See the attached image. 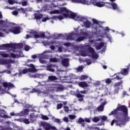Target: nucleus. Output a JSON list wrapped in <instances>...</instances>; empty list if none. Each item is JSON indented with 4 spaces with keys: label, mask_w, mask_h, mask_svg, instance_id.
<instances>
[{
    "label": "nucleus",
    "mask_w": 130,
    "mask_h": 130,
    "mask_svg": "<svg viewBox=\"0 0 130 130\" xmlns=\"http://www.w3.org/2000/svg\"><path fill=\"white\" fill-rule=\"evenodd\" d=\"M118 110L119 111H121L124 113L123 117H122V119L125 121L126 122L129 120V117H128V109L125 105H121L118 104L117 107Z\"/></svg>",
    "instance_id": "1"
},
{
    "label": "nucleus",
    "mask_w": 130,
    "mask_h": 130,
    "mask_svg": "<svg viewBox=\"0 0 130 130\" xmlns=\"http://www.w3.org/2000/svg\"><path fill=\"white\" fill-rule=\"evenodd\" d=\"M62 12H64L63 16H64V18H70V19L75 20V18H76V17H77V14H76V13L71 11L69 10H68V9H67L66 7L65 8H62V9L61 10V12L62 13Z\"/></svg>",
    "instance_id": "2"
},
{
    "label": "nucleus",
    "mask_w": 130,
    "mask_h": 130,
    "mask_svg": "<svg viewBox=\"0 0 130 130\" xmlns=\"http://www.w3.org/2000/svg\"><path fill=\"white\" fill-rule=\"evenodd\" d=\"M116 119H113L111 123V125H113L114 124V122H116L117 125H119V126H121V125H123L125 122H126L124 120H123L122 116H117L116 117Z\"/></svg>",
    "instance_id": "3"
},
{
    "label": "nucleus",
    "mask_w": 130,
    "mask_h": 130,
    "mask_svg": "<svg viewBox=\"0 0 130 130\" xmlns=\"http://www.w3.org/2000/svg\"><path fill=\"white\" fill-rule=\"evenodd\" d=\"M41 125L44 127L45 130H56V127L52 126L48 123L41 122Z\"/></svg>",
    "instance_id": "4"
},
{
    "label": "nucleus",
    "mask_w": 130,
    "mask_h": 130,
    "mask_svg": "<svg viewBox=\"0 0 130 130\" xmlns=\"http://www.w3.org/2000/svg\"><path fill=\"white\" fill-rule=\"evenodd\" d=\"M10 32H11L12 33H13V34H19V33H21V30L20 29V26H15L11 27L10 29H9Z\"/></svg>",
    "instance_id": "5"
},
{
    "label": "nucleus",
    "mask_w": 130,
    "mask_h": 130,
    "mask_svg": "<svg viewBox=\"0 0 130 130\" xmlns=\"http://www.w3.org/2000/svg\"><path fill=\"white\" fill-rule=\"evenodd\" d=\"M98 0H95L94 1V3L93 4V6H95L96 7H98L99 8H102L105 6L107 5L108 2H98Z\"/></svg>",
    "instance_id": "6"
},
{
    "label": "nucleus",
    "mask_w": 130,
    "mask_h": 130,
    "mask_svg": "<svg viewBox=\"0 0 130 130\" xmlns=\"http://www.w3.org/2000/svg\"><path fill=\"white\" fill-rule=\"evenodd\" d=\"M112 7V9L114 10H118V6L115 3L108 2L107 5H106V8L110 9V7Z\"/></svg>",
    "instance_id": "7"
},
{
    "label": "nucleus",
    "mask_w": 130,
    "mask_h": 130,
    "mask_svg": "<svg viewBox=\"0 0 130 130\" xmlns=\"http://www.w3.org/2000/svg\"><path fill=\"white\" fill-rule=\"evenodd\" d=\"M11 63H15V60L12 59L0 60L1 64H11Z\"/></svg>",
    "instance_id": "8"
},
{
    "label": "nucleus",
    "mask_w": 130,
    "mask_h": 130,
    "mask_svg": "<svg viewBox=\"0 0 130 130\" xmlns=\"http://www.w3.org/2000/svg\"><path fill=\"white\" fill-rule=\"evenodd\" d=\"M88 50L91 53V56L92 58H98V54H95V50L92 47H89L88 48Z\"/></svg>",
    "instance_id": "9"
},
{
    "label": "nucleus",
    "mask_w": 130,
    "mask_h": 130,
    "mask_svg": "<svg viewBox=\"0 0 130 130\" xmlns=\"http://www.w3.org/2000/svg\"><path fill=\"white\" fill-rule=\"evenodd\" d=\"M129 67L130 63L128 66H127L126 69H123L121 70L120 72L121 75H123V76H126V75H128V72H129Z\"/></svg>",
    "instance_id": "10"
},
{
    "label": "nucleus",
    "mask_w": 130,
    "mask_h": 130,
    "mask_svg": "<svg viewBox=\"0 0 130 130\" xmlns=\"http://www.w3.org/2000/svg\"><path fill=\"white\" fill-rule=\"evenodd\" d=\"M3 86L4 88H8V89H12V88L15 87V85L11 82H4Z\"/></svg>",
    "instance_id": "11"
},
{
    "label": "nucleus",
    "mask_w": 130,
    "mask_h": 130,
    "mask_svg": "<svg viewBox=\"0 0 130 130\" xmlns=\"http://www.w3.org/2000/svg\"><path fill=\"white\" fill-rule=\"evenodd\" d=\"M61 63L63 67H68L70 66V60L69 58H64L61 61Z\"/></svg>",
    "instance_id": "12"
},
{
    "label": "nucleus",
    "mask_w": 130,
    "mask_h": 130,
    "mask_svg": "<svg viewBox=\"0 0 130 130\" xmlns=\"http://www.w3.org/2000/svg\"><path fill=\"white\" fill-rule=\"evenodd\" d=\"M96 2V0H82V3L83 5H93Z\"/></svg>",
    "instance_id": "13"
},
{
    "label": "nucleus",
    "mask_w": 130,
    "mask_h": 130,
    "mask_svg": "<svg viewBox=\"0 0 130 130\" xmlns=\"http://www.w3.org/2000/svg\"><path fill=\"white\" fill-rule=\"evenodd\" d=\"M6 48H13V49H16L17 48V44L12 43V44H5Z\"/></svg>",
    "instance_id": "14"
},
{
    "label": "nucleus",
    "mask_w": 130,
    "mask_h": 130,
    "mask_svg": "<svg viewBox=\"0 0 130 130\" xmlns=\"http://www.w3.org/2000/svg\"><path fill=\"white\" fill-rule=\"evenodd\" d=\"M66 8V7H62V8H60L59 10H54L53 11L51 12V14H59L60 15H63V14H64V12H61V10H62V9Z\"/></svg>",
    "instance_id": "15"
},
{
    "label": "nucleus",
    "mask_w": 130,
    "mask_h": 130,
    "mask_svg": "<svg viewBox=\"0 0 130 130\" xmlns=\"http://www.w3.org/2000/svg\"><path fill=\"white\" fill-rule=\"evenodd\" d=\"M78 85L81 88H87L88 87V83L86 81L79 82Z\"/></svg>",
    "instance_id": "16"
},
{
    "label": "nucleus",
    "mask_w": 130,
    "mask_h": 130,
    "mask_svg": "<svg viewBox=\"0 0 130 130\" xmlns=\"http://www.w3.org/2000/svg\"><path fill=\"white\" fill-rule=\"evenodd\" d=\"M74 20H75V21H80L81 22H85V21L87 20V18H85L84 17H82L80 16L76 15Z\"/></svg>",
    "instance_id": "17"
},
{
    "label": "nucleus",
    "mask_w": 130,
    "mask_h": 130,
    "mask_svg": "<svg viewBox=\"0 0 130 130\" xmlns=\"http://www.w3.org/2000/svg\"><path fill=\"white\" fill-rule=\"evenodd\" d=\"M107 119V117L103 116L101 118V121L98 123V125H104V121Z\"/></svg>",
    "instance_id": "18"
},
{
    "label": "nucleus",
    "mask_w": 130,
    "mask_h": 130,
    "mask_svg": "<svg viewBox=\"0 0 130 130\" xmlns=\"http://www.w3.org/2000/svg\"><path fill=\"white\" fill-rule=\"evenodd\" d=\"M57 78L55 76H49L48 79V82H53L54 81H56Z\"/></svg>",
    "instance_id": "19"
},
{
    "label": "nucleus",
    "mask_w": 130,
    "mask_h": 130,
    "mask_svg": "<svg viewBox=\"0 0 130 130\" xmlns=\"http://www.w3.org/2000/svg\"><path fill=\"white\" fill-rule=\"evenodd\" d=\"M35 38L36 39L37 38H45V34L41 33L40 34H37L35 35Z\"/></svg>",
    "instance_id": "20"
},
{
    "label": "nucleus",
    "mask_w": 130,
    "mask_h": 130,
    "mask_svg": "<svg viewBox=\"0 0 130 130\" xmlns=\"http://www.w3.org/2000/svg\"><path fill=\"white\" fill-rule=\"evenodd\" d=\"M43 18V15L42 14L36 13L35 14V19L36 20H40Z\"/></svg>",
    "instance_id": "21"
},
{
    "label": "nucleus",
    "mask_w": 130,
    "mask_h": 130,
    "mask_svg": "<svg viewBox=\"0 0 130 130\" xmlns=\"http://www.w3.org/2000/svg\"><path fill=\"white\" fill-rule=\"evenodd\" d=\"M86 28H89L91 27V22L89 21V20H86L83 22Z\"/></svg>",
    "instance_id": "22"
},
{
    "label": "nucleus",
    "mask_w": 130,
    "mask_h": 130,
    "mask_svg": "<svg viewBox=\"0 0 130 130\" xmlns=\"http://www.w3.org/2000/svg\"><path fill=\"white\" fill-rule=\"evenodd\" d=\"M118 111H119L117 108L109 114V115H117V114H118Z\"/></svg>",
    "instance_id": "23"
},
{
    "label": "nucleus",
    "mask_w": 130,
    "mask_h": 130,
    "mask_svg": "<svg viewBox=\"0 0 130 130\" xmlns=\"http://www.w3.org/2000/svg\"><path fill=\"white\" fill-rule=\"evenodd\" d=\"M104 46V43L100 42L99 45L96 46L95 48L97 50H100Z\"/></svg>",
    "instance_id": "24"
},
{
    "label": "nucleus",
    "mask_w": 130,
    "mask_h": 130,
    "mask_svg": "<svg viewBox=\"0 0 130 130\" xmlns=\"http://www.w3.org/2000/svg\"><path fill=\"white\" fill-rule=\"evenodd\" d=\"M75 96H76L77 97V98H81L80 99H79V101H84L83 98H84V95L80 93V92L76 94L75 95Z\"/></svg>",
    "instance_id": "25"
},
{
    "label": "nucleus",
    "mask_w": 130,
    "mask_h": 130,
    "mask_svg": "<svg viewBox=\"0 0 130 130\" xmlns=\"http://www.w3.org/2000/svg\"><path fill=\"white\" fill-rule=\"evenodd\" d=\"M47 71H49V72H52V73L55 72V70H54V69L52 68V65L51 64L47 66Z\"/></svg>",
    "instance_id": "26"
},
{
    "label": "nucleus",
    "mask_w": 130,
    "mask_h": 130,
    "mask_svg": "<svg viewBox=\"0 0 130 130\" xmlns=\"http://www.w3.org/2000/svg\"><path fill=\"white\" fill-rule=\"evenodd\" d=\"M85 39H86V37H85V36L79 37L76 39V42H81V41H83V40H85Z\"/></svg>",
    "instance_id": "27"
},
{
    "label": "nucleus",
    "mask_w": 130,
    "mask_h": 130,
    "mask_svg": "<svg viewBox=\"0 0 130 130\" xmlns=\"http://www.w3.org/2000/svg\"><path fill=\"white\" fill-rule=\"evenodd\" d=\"M0 55L2 57H10V55L8 54L5 53L4 51H0Z\"/></svg>",
    "instance_id": "28"
},
{
    "label": "nucleus",
    "mask_w": 130,
    "mask_h": 130,
    "mask_svg": "<svg viewBox=\"0 0 130 130\" xmlns=\"http://www.w3.org/2000/svg\"><path fill=\"white\" fill-rule=\"evenodd\" d=\"M123 84V81L122 80H121L119 82L115 83L114 85V87H120V86H121Z\"/></svg>",
    "instance_id": "29"
},
{
    "label": "nucleus",
    "mask_w": 130,
    "mask_h": 130,
    "mask_svg": "<svg viewBox=\"0 0 130 130\" xmlns=\"http://www.w3.org/2000/svg\"><path fill=\"white\" fill-rule=\"evenodd\" d=\"M35 115H34V114H31L29 115V119L31 122H34V120L35 119Z\"/></svg>",
    "instance_id": "30"
},
{
    "label": "nucleus",
    "mask_w": 130,
    "mask_h": 130,
    "mask_svg": "<svg viewBox=\"0 0 130 130\" xmlns=\"http://www.w3.org/2000/svg\"><path fill=\"white\" fill-rule=\"evenodd\" d=\"M28 71L29 73H36V72H37V69L36 68H28Z\"/></svg>",
    "instance_id": "31"
},
{
    "label": "nucleus",
    "mask_w": 130,
    "mask_h": 130,
    "mask_svg": "<svg viewBox=\"0 0 130 130\" xmlns=\"http://www.w3.org/2000/svg\"><path fill=\"white\" fill-rule=\"evenodd\" d=\"M104 105H105V104L101 105V106H100L98 108V111H103V110H104Z\"/></svg>",
    "instance_id": "32"
},
{
    "label": "nucleus",
    "mask_w": 130,
    "mask_h": 130,
    "mask_svg": "<svg viewBox=\"0 0 130 130\" xmlns=\"http://www.w3.org/2000/svg\"><path fill=\"white\" fill-rule=\"evenodd\" d=\"M67 40H73V34H69L66 36Z\"/></svg>",
    "instance_id": "33"
},
{
    "label": "nucleus",
    "mask_w": 130,
    "mask_h": 130,
    "mask_svg": "<svg viewBox=\"0 0 130 130\" xmlns=\"http://www.w3.org/2000/svg\"><path fill=\"white\" fill-rule=\"evenodd\" d=\"M92 121L93 122H98L99 121H100V118H99L98 117H94L92 119Z\"/></svg>",
    "instance_id": "34"
},
{
    "label": "nucleus",
    "mask_w": 130,
    "mask_h": 130,
    "mask_svg": "<svg viewBox=\"0 0 130 130\" xmlns=\"http://www.w3.org/2000/svg\"><path fill=\"white\" fill-rule=\"evenodd\" d=\"M22 121L25 123V124H29L30 123V121H29V119H22Z\"/></svg>",
    "instance_id": "35"
},
{
    "label": "nucleus",
    "mask_w": 130,
    "mask_h": 130,
    "mask_svg": "<svg viewBox=\"0 0 130 130\" xmlns=\"http://www.w3.org/2000/svg\"><path fill=\"white\" fill-rule=\"evenodd\" d=\"M41 118L44 120H48L49 119V118L47 116L44 115H42Z\"/></svg>",
    "instance_id": "36"
},
{
    "label": "nucleus",
    "mask_w": 130,
    "mask_h": 130,
    "mask_svg": "<svg viewBox=\"0 0 130 130\" xmlns=\"http://www.w3.org/2000/svg\"><path fill=\"white\" fill-rule=\"evenodd\" d=\"M78 123L81 124V123H83V122H85V120L82 118H79L78 120Z\"/></svg>",
    "instance_id": "37"
},
{
    "label": "nucleus",
    "mask_w": 130,
    "mask_h": 130,
    "mask_svg": "<svg viewBox=\"0 0 130 130\" xmlns=\"http://www.w3.org/2000/svg\"><path fill=\"white\" fill-rule=\"evenodd\" d=\"M29 33H30V34L34 35V37L35 38V35H37V34H38V32L37 31H36V30H31Z\"/></svg>",
    "instance_id": "38"
},
{
    "label": "nucleus",
    "mask_w": 130,
    "mask_h": 130,
    "mask_svg": "<svg viewBox=\"0 0 130 130\" xmlns=\"http://www.w3.org/2000/svg\"><path fill=\"white\" fill-rule=\"evenodd\" d=\"M50 44L51 45H56H56L58 44V45H60V42L52 41V42H50Z\"/></svg>",
    "instance_id": "39"
},
{
    "label": "nucleus",
    "mask_w": 130,
    "mask_h": 130,
    "mask_svg": "<svg viewBox=\"0 0 130 130\" xmlns=\"http://www.w3.org/2000/svg\"><path fill=\"white\" fill-rule=\"evenodd\" d=\"M92 22L93 24H96V25H100V22L98 21V20L95 19H93Z\"/></svg>",
    "instance_id": "40"
},
{
    "label": "nucleus",
    "mask_w": 130,
    "mask_h": 130,
    "mask_svg": "<svg viewBox=\"0 0 130 130\" xmlns=\"http://www.w3.org/2000/svg\"><path fill=\"white\" fill-rule=\"evenodd\" d=\"M16 48H23V44L22 43L16 44Z\"/></svg>",
    "instance_id": "41"
},
{
    "label": "nucleus",
    "mask_w": 130,
    "mask_h": 130,
    "mask_svg": "<svg viewBox=\"0 0 130 130\" xmlns=\"http://www.w3.org/2000/svg\"><path fill=\"white\" fill-rule=\"evenodd\" d=\"M88 77L87 75H83L81 76L80 77V80H86V79H87Z\"/></svg>",
    "instance_id": "42"
},
{
    "label": "nucleus",
    "mask_w": 130,
    "mask_h": 130,
    "mask_svg": "<svg viewBox=\"0 0 130 130\" xmlns=\"http://www.w3.org/2000/svg\"><path fill=\"white\" fill-rule=\"evenodd\" d=\"M80 35L82 36H88V34L87 32H85V31H82L80 32Z\"/></svg>",
    "instance_id": "43"
},
{
    "label": "nucleus",
    "mask_w": 130,
    "mask_h": 130,
    "mask_svg": "<svg viewBox=\"0 0 130 130\" xmlns=\"http://www.w3.org/2000/svg\"><path fill=\"white\" fill-rule=\"evenodd\" d=\"M73 3H78L79 4H82L83 0H72Z\"/></svg>",
    "instance_id": "44"
},
{
    "label": "nucleus",
    "mask_w": 130,
    "mask_h": 130,
    "mask_svg": "<svg viewBox=\"0 0 130 130\" xmlns=\"http://www.w3.org/2000/svg\"><path fill=\"white\" fill-rule=\"evenodd\" d=\"M69 118L70 119H75L76 118V115H69Z\"/></svg>",
    "instance_id": "45"
},
{
    "label": "nucleus",
    "mask_w": 130,
    "mask_h": 130,
    "mask_svg": "<svg viewBox=\"0 0 130 130\" xmlns=\"http://www.w3.org/2000/svg\"><path fill=\"white\" fill-rule=\"evenodd\" d=\"M6 48V44H3L0 45V50H4Z\"/></svg>",
    "instance_id": "46"
},
{
    "label": "nucleus",
    "mask_w": 130,
    "mask_h": 130,
    "mask_svg": "<svg viewBox=\"0 0 130 130\" xmlns=\"http://www.w3.org/2000/svg\"><path fill=\"white\" fill-rule=\"evenodd\" d=\"M10 55H11V57H12L13 58H16L17 57V55H17L14 53H11L10 54Z\"/></svg>",
    "instance_id": "47"
},
{
    "label": "nucleus",
    "mask_w": 130,
    "mask_h": 130,
    "mask_svg": "<svg viewBox=\"0 0 130 130\" xmlns=\"http://www.w3.org/2000/svg\"><path fill=\"white\" fill-rule=\"evenodd\" d=\"M85 61L87 63V64H88V66H90V64L92 63V62H91V60H90V59H86Z\"/></svg>",
    "instance_id": "48"
},
{
    "label": "nucleus",
    "mask_w": 130,
    "mask_h": 130,
    "mask_svg": "<svg viewBox=\"0 0 130 130\" xmlns=\"http://www.w3.org/2000/svg\"><path fill=\"white\" fill-rule=\"evenodd\" d=\"M30 50V47L28 45H26L24 47V50H25V51H29V50Z\"/></svg>",
    "instance_id": "49"
},
{
    "label": "nucleus",
    "mask_w": 130,
    "mask_h": 130,
    "mask_svg": "<svg viewBox=\"0 0 130 130\" xmlns=\"http://www.w3.org/2000/svg\"><path fill=\"white\" fill-rule=\"evenodd\" d=\"M62 107V104H58L57 106V109H60Z\"/></svg>",
    "instance_id": "50"
},
{
    "label": "nucleus",
    "mask_w": 130,
    "mask_h": 130,
    "mask_svg": "<svg viewBox=\"0 0 130 130\" xmlns=\"http://www.w3.org/2000/svg\"><path fill=\"white\" fill-rule=\"evenodd\" d=\"M50 61H52V62H57V59L55 58H53L50 59Z\"/></svg>",
    "instance_id": "51"
},
{
    "label": "nucleus",
    "mask_w": 130,
    "mask_h": 130,
    "mask_svg": "<svg viewBox=\"0 0 130 130\" xmlns=\"http://www.w3.org/2000/svg\"><path fill=\"white\" fill-rule=\"evenodd\" d=\"M63 45H64V46H71L72 45V44L71 43L67 42L64 43L63 44Z\"/></svg>",
    "instance_id": "52"
},
{
    "label": "nucleus",
    "mask_w": 130,
    "mask_h": 130,
    "mask_svg": "<svg viewBox=\"0 0 130 130\" xmlns=\"http://www.w3.org/2000/svg\"><path fill=\"white\" fill-rule=\"evenodd\" d=\"M106 84H110V83H111V80L109 78L107 79L106 80Z\"/></svg>",
    "instance_id": "53"
},
{
    "label": "nucleus",
    "mask_w": 130,
    "mask_h": 130,
    "mask_svg": "<svg viewBox=\"0 0 130 130\" xmlns=\"http://www.w3.org/2000/svg\"><path fill=\"white\" fill-rule=\"evenodd\" d=\"M8 3L9 5H14L15 4V2L13 0H8Z\"/></svg>",
    "instance_id": "54"
},
{
    "label": "nucleus",
    "mask_w": 130,
    "mask_h": 130,
    "mask_svg": "<svg viewBox=\"0 0 130 130\" xmlns=\"http://www.w3.org/2000/svg\"><path fill=\"white\" fill-rule=\"evenodd\" d=\"M3 117H4V118H12V117H11L10 116H8L6 114H4L3 115Z\"/></svg>",
    "instance_id": "55"
},
{
    "label": "nucleus",
    "mask_w": 130,
    "mask_h": 130,
    "mask_svg": "<svg viewBox=\"0 0 130 130\" xmlns=\"http://www.w3.org/2000/svg\"><path fill=\"white\" fill-rule=\"evenodd\" d=\"M28 72V69H23L22 70V74H27V73Z\"/></svg>",
    "instance_id": "56"
},
{
    "label": "nucleus",
    "mask_w": 130,
    "mask_h": 130,
    "mask_svg": "<svg viewBox=\"0 0 130 130\" xmlns=\"http://www.w3.org/2000/svg\"><path fill=\"white\" fill-rule=\"evenodd\" d=\"M39 61L41 63H45V60L42 58H40Z\"/></svg>",
    "instance_id": "57"
},
{
    "label": "nucleus",
    "mask_w": 130,
    "mask_h": 130,
    "mask_svg": "<svg viewBox=\"0 0 130 130\" xmlns=\"http://www.w3.org/2000/svg\"><path fill=\"white\" fill-rule=\"evenodd\" d=\"M21 5L22 6H23V7H25V6H26L27 5V1H23L21 3Z\"/></svg>",
    "instance_id": "58"
},
{
    "label": "nucleus",
    "mask_w": 130,
    "mask_h": 130,
    "mask_svg": "<svg viewBox=\"0 0 130 130\" xmlns=\"http://www.w3.org/2000/svg\"><path fill=\"white\" fill-rule=\"evenodd\" d=\"M58 51L59 52H62V46L59 47L58 48Z\"/></svg>",
    "instance_id": "59"
},
{
    "label": "nucleus",
    "mask_w": 130,
    "mask_h": 130,
    "mask_svg": "<svg viewBox=\"0 0 130 130\" xmlns=\"http://www.w3.org/2000/svg\"><path fill=\"white\" fill-rule=\"evenodd\" d=\"M63 120L65 122H69V118H68V117H64L63 118Z\"/></svg>",
    "instance_id": "60"
},
{
    "label": "nucleus",
    "mask_w": 130,
    "mask_h": 130,
    "mask_svg": "<svg viewBox=\"0 0 130 130\" xmlns=\"http://www.w3.org/2000/svg\"><path fill=\"white\" fill-rule=\"evenodd\" d=\"M6 24V21L4 20H0V25H4Z\"/></svg>",
    "instance_id": "61"
},
{
    "label": "nucleus",
    "mask_w": 130,
    "mask_h": 130,
    "mask_svg": "<svg viewBox=\"0 0 130 130\" xmlns=\"http://www.w3.org/2000/svg\"><path fill=\"white\" fill-rule=\"evenodd\" d=\"M12 14L16 16L17 15H18V14H19V12H18V11L15 10L12 12Z\"/></svg>",
    "instance_id": "62"
},
{
    "label": "nucleus",
    "mask_w": 130,
    "mask_h": 130,
    "mask_svg": "<svg viewBox=\"0 0 130 130\" xmlns=\"http://www.w3.org/2000/svg\"><path fill=\"white\" fill-rule=\"evenodd\" d=\"M24 113L25 114H28V113H29V109H25L24 110Z\"/></svg>",
    "instance_id": "63"
},
{
    "label": "nucleus",
    "mask_w": 130,
    "mask_h": 130,
    "mask_svg": "<svg viewBox=\"0 0 130 130\" xmlns=\"http://www.w3.org/2000/svg\"><path fill=\"white\" fill-rule=\"evenodd\" d=\"M47 20H50V19L48 17H46L45 18H43L42 22H46Z\"/></svg>",
    "instance_id": "64"
}]
</instances>
